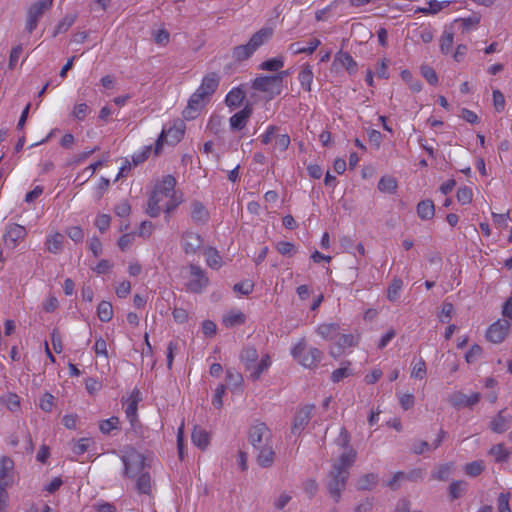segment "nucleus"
Returning a JSON list of instances; mask_svg holds the SVG:
<instances>
[{
  "mask_svg": "<svg viewBox=\"0 0 512 512\" xmlns=\"http://www.w3.org/2000/svg\"><path fill=\"white\" fill-rule=\"evenodd\" d=\"M357 457V452L353 448H349L348 450H345L337 461H335L332 464V467L334 468H340L341 471H349V469L353 466L355 463Z\"/></svg>",
  "mask_w": 512,
  "mask_h": 512,
  "instance_id": "20",
  "label": "nucleus"
},
{
  "mask_svg": "<svg viewBox=\"0 0 512 512\" xmlns=\"http://www.w3.org/2000/svg\"><path fill=\"white\" fill-rule=\"evenodd\" d=\"M258 451L257 454V463L259 466L263 468H269L272 466L274 462L275 452L271 445L263 444L260 446V449H255Z\"/></svg>",
  "mask_w": 512,
  "mask_h": 512,
  "instance_id": "23",
  "label": "nucleus"
},
{
  "mask_svg": "<svg viewBox=\"0 0 512 512\" xmlns=\"http://www.w3.org/2000/svg\"><path fill=\"white\" fill-rule=\"evenodd\" d=\"M226 381L229 387L239 388L243 383V376L241 373L232 369L226 370Z\"/></svg>",
  "mask_w": 512,
  "mask_h": 512,
  "instance_id": "51",
  "label": "nucleus"
},
{
  "mask_svg": "<svg viewBox=\"0 0 512 512\" xmlns=\"http://www.w3.org/2000/svg\"><path fill=\"white\" fill-rule=\"evenodd\" d=\"M483 353V349L480 345L474 344L465 354V360L467 363H474Z\"/></svg>",
  "mask_w": 512,
  "mask_h": 512,
  "instance_id": "59",
  "label": "nucleus"
},
{
  "mask_svg": "<svg viewBox=\"0 0 512 512\" xmlns=\"http://www.w3.org/2000/svg\"><path fill=\"white\" fill-rule=\"evenodd\" d=\"M252 88L260 92L268 93L270 99L280 95L282 92L280 77H274L273 75L256 77L252 81Z\"/></svg>",
  "mask_w": 512,
  "mask_h": 512,
  "instance_id": "6",
  "label": "nucleus"
},
{
  "mask_svg": "<svg viewBox=\"0 0 512 512\" xmlns=\"http://www.w3.org/2000/svg\"><path fill=\"white\" fill-rule=\"evenodd\" d=\"M77 18V13L65 15L64 18L55 27L52 36L56 37L58 34L65 33L66 31H68V29L75 23Z\"/></svg>",
  "mask_w": 512,
  "mask_h": 512,
  "instance_id": "38",
  "label": "nucleus"
},
{
  "mask_svg": "<svg viewBox=\"0 0 512 512\" xmlns=\"http://www.w3.org/2000/svg\"><path fill=\"white\" fill-rule=\"evenodd\" d=\"M506 409H502L498 412V414L492 418L489 424V428L497 434H502L506 432L512 423V416L505 415Z\"/></svg>",
  "mask_w": 512,
  "mask_h": 512,
  "instance_id": "15",
  "label": "nucleus"
},
{
  "mask_svg": "<svg viewBox=\"0 0 512 512\" xmlns=\"http://www.w3.org/2000/svg\"><path fill=\"white\" fill-rule=\"evenodd\" d=\"M176 179L172 175H166L163 177L161 184L156 185L155 188L159 191V194H163L165 197H173L175 194Z\"/></svg>",
  "mask_w": 512,
  "mask_h": 512,
  "instance_id": "30",
  "label": "nucleus"
},
{
  "mask_svg": "<svg viewBox=\"0 0 512 512\" xmlns=\"http://www.w3.org/2000/svg\"><path fill=\"white\" fill-rule=\"evenodd\" d=\"M191 439L193 444L201 450H205L209 445L208 432L199 426L194 427L191 434Z\"/></svg>",
  "mask_w": 512,
  "mask_h": 512,
  "instance_id": "27",
  "label": "nucleus"
},
{
  "mask_svg": "<svg viewBox=\"0 0 512 512\" xmlns=\"http://www.w3.org/2000/svg\"><path fill=\"white\" fill-rule=\"evenodd\" d=\"M481 399V394L476 392L471 396H467L466 394L456 391L449 396V403L456 409H460L463 407H473L476 405Z\"/></svg>",
  "mask_w": 512,
  "mask_h": 512,
  "instance_id": "12",
  "label": "nucleus"
},
{
  "mask_svg": "<svg viewBox=\"0 0 512 512\" xmlns=\"http://www.w3.org/2000/svg\"><path fill=\"white\" fill-rule=\"evenodd\" d=\"M161 200L162 199L159 195V191L157 190V188H155L149 197L146 209V213L150 217L156 218L160 215L161 208L159 206V203L161 202Z\"/></svg>",
  "mask_w": 512,
  "mask_h": 512,
  "instance_id": "29",
  "label": "nucleus"
},
{
  "mask_svg": "<svg viewBox=\"0 0 512 512\" xmlns=\"http://www.w3.org/2000/svg\"><path fill=\"white\" fill-rule=\"evenodd\" d=\"M268 433V428L265 423H259L252 426L248 432V441L254 449H260L262 446L263 438Z\"/></svg>",
  "mask_w": 512,
  "mask_h": 512,
  "instance_id": "17",
  "label": "nucleus"
},
{
  "mask_svg": "<svg viewBox=\"0 0 512 512\" xmlns=\"http://www.w3.org/2000/svg\"><path fill=\"white\" fill-rule=\"evenodd\" d=\"M253 114V104L247 101L240 111L236 112L229 119L230 129L233 132L244 129Z\"/></svg>",
  "mask_w": 512,
  "mask_h": 512,
  "instance_id": "8",
  "label": "nucleus"
},
{
  "mask_svg": "<svg viewBox=\"0 0 512 512\" xmlns=\"http://www.w3.org/2000/svg\"><path fill=\"white\" fill-rule=\"evenodd\" d=\"M378 189L384 193H395L397 189V181L393 177H382L378 182Z\"/></svg>",
  "mask_w": 512,
  "mask_h": 512,
  "instance_id": "44",
  "label": "nucleus"
},
{
  "mask_svg": "<svg viewBox=\"0 0 512 512\" xmlns=\"http://www.w3.org/2000/svg\"><path fill=\"white\" fill-rule=\"evenodd\" d=\"M402 286H403L402 279L398 278V277H394L387 289V298L389 301L395 302L399 299Z\"/></svg>",
  "mask_w": 512,
  "mask_h": 512,
  "instance_id": "42",
  "label": "nucleus"
},
{
  "mask_svg": "<svg viewBox=\"0 0 512 512\" xmlns=\"http://www.w3.org/2000/svg\"><path fill=\"white\" fill-rule=\"evenodd\" d=\"M246 316L241 311H230L223 317V324L227 328L243 325L245 323Z\"/></svg>",
  "mask_w": 512,
  "mask_h": 512,
  "instance_id": "31",
  "label": "nucleus"
},
{
  "mask_svg": "<svg viewBox=\"0 0 512 512\" xmlns=\"http://www.w3.org/2000/svg\"><path fill=\"white\" fill-rule=\"evenodd\" d=\"M510 326L511 324L507 319L497 320L489 326L486 332L487 340L495 344L501 343L505 339Z\"/></svg>",
  "mask_w": 512,
  "mask_h": 512,
  "instance_id": "9",
  "label": "nucleus"
},
{
  "mask_svg": "<svg viewBox=\"0 0 512 512\" xmlns=\"http://www.w3.org/2000/svg\"><path fill=\"white\" fill-rule=\"evenodd\" d=\"M276 249L283 256H292L296 252L294 244L287 241L278 242Z\"/></svg>",
  "mask_w": 512,
  "mask_h": 512,
  "instance_id": "60",
  "label": "nucleus"
},
{
  "mask_svg": "<svg viewBox=\"0 0 512 512\" xmlns=\"http://www.w3.org/2000/svg\"><path fill=\"white\" fill-rule=\"evenodd\" d=\"M191 207V218L195 223L205 224L208 222L210 214L202 202L193 200Z\"/></svg>",
  "mask_w": 512,
  "mask_h": 512,
  "instance_id": "25",
  "label": "nucleus"
},
{
  "mask_svg": "<svg viewBox=\"0 0 512 512\" xmlns=\"http://www.w3.org/2000/svg\"><path fill=\"white\" fill-rule=\"evenodd\" d=\"M189 269L193 278L187 283V290L192 293H201L208 286L209 279L200 266L190 264Z\"/></svg>",
  "mask_w": 512,
  "mask_h": 512,
  "instance_id": "7",
  "label": "nucleus"
},
{
  "mask_svg": "<svg viewBox=\"0 0 512 512\" xmlns=\"http://www.w3.org/2000/svg\"><path fill=\"white\" fill-rule=\"evenodd\" d=\"M468 483L463 480H454L449 485V497L450 500H456L462 497L467 491Z\"/></svg>",
  "mask_w": 512,
  "mask_h": 512,
  "instance_id": "33",
  "label": "nucleus"
},
{
  "mask_svg": "<svg viewBox=\"0 0 512 512\" xmlns=\"http://www.w3.org/2000/svg\"><path fill=\"white\" fill-rule=\"evenodd\" d=\"M273 36L271 27H263L254 33L248 41L251 48L256 51L259 47L267 43Z\"/></svg>",
  "mask_w": 512,
  "mask_h": 512,
  "instance_id": "19",
  "label": "nucleus"
},
{
  "mask_svg": "<svg viewBox=\"0 0 512 512\" xmlns=\"http://www.w3.org/2000/svg\"><path fill=\"white\" fill-rule=\"evenodd\" d=\"M240 360L245 366L246 371L250 373L255 369L258 360V352L253 346H246L242 349Z\"/></svg>",
  "mask_w": 512,
  "mask_h": 512,
  "instance_id": "21",
  "label": "nucleus"
},
{
  "mask_svg": "<svg viewBox=\"0 0 512 512\" xmlns=\"http://www.w3.org/2000/svg\"><path fill=\"white\" fill-rule=\"evenodd\" d=\"M203 242L202 236L192 231H185L181 235V245L185 254H195L202 247Z\"/></svg>",
  "mask_w": 512,
  "mask_h": 512,
  "instance_id": "11",
  "label": "nucleus"
},
{
  "mask_svg": "<svg viewBox=\"0 0 512 512\" xmlns=\"http://www.w3.org/2000/svg\"><path fill=\"white\" fill-rule=\"evenodd\" d=\"M489 454L494 456L497 463L506 462L510 456V452L505 448L503 443L493 445L489 450Z\"/></svg>",
  "mask_w": 512,
  "mask_h": 512,
  "instance_id": "41",
  "label": "nucleus"
},
{
  "mask_svg": "<svg viewBox=\"0 0 512 512\" xmlns=\"http://www.w3.org/2000/svg\"><path fill=\"white\" fill-rule=\"evenodd\" d=\"M298 79L302 88L305 91H311V84L313 81V71L309 64H305L299 72Z\"/></svg>",
  "mask_w": 512,
  "mask_h": 512,
  "instance_id": "37",
  "label": "nucleus"
},
{
  "mask_svg": "<svg viewBox=\"0 0 512 512\" xmlns=\"http://www.w3.org/2000/svg\"><path fill=\"white\" fill-rule=\"evenodd\" d=\"M206 98L207 97L204 95V93H201L200 91L196 90V92H194L190 96L188 104L182 112L184 119H195L198 116L200 110L204 107V100Z\"/></svg>",
  "mask_w": 512,
  "mask_h": 512,
  "instance_id": "10",
  "label": "nucleus"
},
{
  "mask_svg": "<svg viewBox=\"0 0 512 512\" xmlns=\"http://www.w3.org/2000/svg\"><path fill=\"white\" fill-rule=\"evenodd\" d=\"M420 71H421V75L426 79V81L430 84V85H437L438 84V76H437V73L435 72V70L428 66V65H422L420 67Z\"/></svg>",
  "mask_w": 512,
  "mask_h": 512,
  "instance_id": "54",
  "label": "nucleus"
},
{
  "mask_svg": "<svg viewBox=\"0 0 512 512\" xmlns=\"http://www.w3.org/2000/svg\"><path fill=\"white\" fill-rule=\"evenodd\" d=\"M284 66V59L283 57H274L265 60L260 64V69L267 70V71H278Z\"/></svg>",
  "mask_w": 512,
  "mask_h": 512,
  "instance_id": "48",
  "label": "nucleus"
},
{
  "mask_svg": "<svg viewBox=\"0 0 512 512\" xmlns=\"http://www.w3.org/2000/svg\"><path fill=\"white\" fill-rule=\"evenodd\" d=\"M340 326L337 323L321 324L317 328V333L324 339H334L339 335Z\"/></svg>",
  "mask_w": 512,
  "mask_h": 512,
  "instance_id": "36",
  "label": "nucleus"
},
{
  "mask_svg": "<svg viewBox=\"0 0 512 512\" xmlns=\"http://www.w3.org/2000/svg\"><path fill=\"white\" fill-rule=\"evenodd\" d=\"M426 375V363L421 358L414 366L411 372V377L416 379H423Z\"/></svg>",
  "mask_w": 512,
  "mask_h": 512,
  "instance_id": "64",
  "label": "nucleus"
},
{
  "mask_svg": "<svg viewBox=\"0 0 512 512\" xmlns=\"http://www.w3.org/2000/svg\"><path fill=\"white\" fill-rule=\"evenodd\" d=\"M120 420L117 416H112L102 420L99 423V430L104 435H109L113 430H120Z\"/></svg>",
  "mask_w": 512,
  "mask_h": 512,
  "instance_id": "39",
  "label": "nucleus"
},
{
  "mask_svg": "<svg viewBox=\"0 0 512 512\" xmlns=\"http://www.w3.org/2000/svg\"><path fill=\"white\" fill-rule=\"evenodd\" d=\"M135 487L139 494L149 495L151 493V476L149 472L139 474Z\"/></svg>",
  "mask_w": 512,
  "mask_h": 512,
  "instance_id": "35",
  "label": "nucleus"
},
{
  "mask_svg": "<svg viewBox=\"0 0 512 512\" xmlns=\"http://www.w3.org/2000/svg\"><path fill=\"white\" fill-rule=\"evenodd\" d=\"M456 196L458 202H460L462 205L469 204L473 197L472 189L467 186L460 187Z\"/></svg>",
  "mask_w": 512,
  "mask_h": 512,
  "instance_id": "56",
  "label": "nucleus"
},
{
  "mask_svg": "<svg viewBox=\"0 0 512 512\" xmlns=\"http://www.w3.org/2000/svg\"><path fill=\"white\" fill-rule=\"evenodd\" d=\"M26 234L27 232L24 226L11 223L7 225L3 238L6 243H12V248H15L18 241L24 239Z\"/></svg>",
  "mask_w": 512,
  "mask_h": 512,
  "instance_id": "14",
  "label": "nucleus"
},
{
  "mask_svg": "<svg viewBox=\"0 0 512 512\" xmlns=\"http://www.w3.org/2000/svg\"><path fill=\"white\" fill-rule=\"evenodd\" d=\"M97 316L102 322H109L113 317V306L108 301H101L97 306Z\"/></svg>",
  "mask_w": 512,
  "mask_h": 512,
  "instance_id": "40",
  "label": "nucleus"
},
{
  "mask_svg": "<svg viewBox=\"0 0 512 512\" xmlns=\"http://www.w3.org/2000/svg\"><path fill=\"white\" fill-rule=\"evenodd\" d=\"M350 440L351 436L348 430L345 427H342L339 433V436L336 438L335 443L339 447L348 450L349 448H352L350 446Z\"/></svg>",
  "mask_w": 512,
  "mask_h": 512,
  "instance_id": "55",
  "label": "nucleus"
},
{
  "mask_svg": "<svg viewBox=\"0 0 512 512\" xmlns=\"http://www.w3.org/2000/svg\"><path fill=\"white\" fill-rule=\"evenodd\" d=\"M338 336L336 346L341 348L343 352L347 347H355L358 345V339L352 334H339Z\"/></svg>",
  "mask_w": 512,
  "mask_h": 512,
  "instance_id": "49",
  "label": "nucleus"
},
{
  "mask_svg": "<svg viewBox=\"0 0 512 512\" xmlns=\"http://www.w3.org/2000/svg\"><path fill=\"white\" fill-rule=\"evenodd\" d=\"M226 386L224 384H220L215 389L214 396L212 398V404L215 408L220 409L223 406V395L225 394Z\"/></svg>",
  "mask_w": 512,
  "mask_h": 512,
  "instance_id": "63",
  "label": "nucleus"
},
{
  "mask_svg": "<svg viewBox=\"0 0 512 512\" xmlns=\"http://www.w3.org/2000/svg\"><path fill=\"white\" fill-rule=\"evenodd\" d=\"M454 312V306L450 302H443L441 314L439 315V320L442 323H448L451 319L452 313Z\"/></svg>",
  "mask_w": 512,
  "mask_h": 512,
  "instance_id": "62",
  "label": "nucleus"
},
{
  "mask_svg": "<svg viewBox=\"0 0 512 512\" xmlns=\"http://www.w3.org/2000/svg\"><path fill=\"white\" fill-rule=\"evenodd\" d=\"M416 212L421 220H430L435 215V205L431 199L421 200L416 207Z\"/></svg>",
  "mask_w": 512,
  "mask_h": 512,
  "instance_id": "26",
  "label": "nucleus"
},
{
  "mask_svg": "<svg viewBox=\"0 0 512 512\" xmlns=\"http://www.w3.org/2000/svg\"><path fill=\"white\" fill-rule=\"evenodd\" d=\"M349 475V471H341L340 468H331L328 474V482L326 487L330 496L335 500V502L340 500L341 493L345 489Z\"/></svg>",
  "mask_w": 512,
  "mask_h": 512,
  "instance_id": "4",
  "label": "nucleus"
},
{
  "mask_svg": "<svg viewBox=\"0 0 512 512\" xmlns=\"http://www.w3.org/2000/svg\"><path fill=\"white\" fill-rule=\"evenodd\" d=\"M485 469L484 463L481 460L472 461L465 465L464 471L471 477L479 476Z\"/></svg>",
  "mask_w": 512,
  "mask_h": 512,
  "instance_id": "52",
  "label": "nucleus"
},
{
  "mask_svg": "<svg viewBox=\"0 0 512 512\" xmlns=\"http://www.w3.org/2000/svg\"><path fill=\"white\" fill-rule=\"evenodd\" d=\"M41 6V4L38 6L33 3L27 10L26 30L28 33H32L36 29L39 19L46 11Z\"/></svg>",
  "mask_w": 512,
  "mask_h": 512,
  "instance_id": "22",
  "label": "nucleus"
},
{
  "mask_svg": "<svg viewBox=\"0 0 512 512\" xmlns=\"http://www.w3.org/2000/svg\"><path fill=\"white\" fill-rule=\"evenodd\" d=\"M379 482V476L376 473H367L362 475L356 483V488L359 491H370Z\"/></svg>",
  "mask_w": 512,
  "mask_h": 512,
  "instance_id": "28",
  "label": "nucleus"
},
{
  "mask_svg": "<svg viewBox=\"0 0 512 512\" xmlns=\"http://www.w3.org/2000/svg\"><path fill=\"white\" fill-rule=\"evenodd\" d=\"M67 236L75 243H81L84 239V232L80 226H71L66 229Z\"/></svg>",
  "mask_w": 512,
  "mask_h": 512,
  "instance_id": "57",
  "label": "nucleus"
},
{
  "mask_svg": "<svg viewBox=\"0 0 512 512\" xmlns=\"http://www.w3.org/2000/svg\"><path fill=\"white\" fill-rule=\"evenodd\" d=\"M270 365H271L270 357H269V355H265L264 357H262V359L259 362H257L255 369L250 373V378L254 381L259 379L260 375L265 370H267Z\"/></svg>",
  "mask_w": 512,
  "mask_h": 512,
  "instance_id": "46",
  "label": "nucleus"
},
{
  "mask_svg": "<svg viewBox=\"0 0 512 512\" xmlns=\"http://www.w3.org/2000/svg\"><path fill=\"white\" fill-rule=\"evenodd\" d=\"M254 288V283L250 280L238 282L234 285L233 290L242 295H249Z\"/></svg>",
  "mask_w": 512,
  "mask_h": 512,
  "instance_id": "61",
  "label": "nucleus"
},
{
  "mask_svg": "<svg viewBox=\"0 0 512 512\" xmlns=\"http://www.w3.org/2000/svg\"><path fill=\"white\" fill-rule=\"evenodd\" d=\"M309 45L307 46V48H300V43L299 42H294V43H291L289 45V50L293 53V54H301V53H304V54H313L314 51L318 48V46L321 44L320 40L317 39V38H313L309 41L308 43Z\"/></svg>",
  "mask_w": 512,
  "mask_h": 512,
  "instance_id": "34",
  "label": "nucleus"
},
{
  "mask_svg": "<svg viewBox=\"0 0 512 512\" xmlns=\"http://www.w3.org/2000/svg\"><path fill=\"white\" fill-rule=\"evenodd\" d=\"M63 240L64 236L61 233L50 236L46 241L48 251L53 254L59 253L63 248Z\"/></svg>",
  "mask_w": 512,
  "mask_h": 512,
  "instance_id": "43",
  "label": "nucleus"
},
{
  "mask_svg": "<svg viewBox=\"0 0 512 512\" xmlns=\"http://www.w3.org/2000/svg\"><path fill=\"white\" fill-rule=\"evenodd\" d=\"M313 409L314 405H307L296 413L291 428V433L293 435H300L305 429L311 419Z\"/></svg>",
  "mask_w": 512,
  "mask_h": 512,
  "instance_id": "13",
  "label": "nucleus"
},
{
  "mask_svg": "<svg viewBox=\"0 0 512 512\" xmlns=\"http://www.w3.org/2000/svg\"><path fill=\"white\" fill-rule=\"evenodd\" d=\"M223 126V117L219 114H212L207 124V129H209L213 134L218 135L222 131Z\"/></svg>",
  "mask_w": 512,
  "mask_h": 512,
  "instance_id": "53",
  "label": "nucleus"
},
{
  "mask_svg": "<svg viewBox=\"0 0 512 512\" xmlns=\"http://www.w3.org/2000/svg\"><path fill=\"white\" fill-rule=\"evenodd\" d=\"M336 63H340L341 66L344 67L350 75H353L357 72V62L348 52H344L342 50L338 51L334 59V64Z\"/></svg>",
  "mask_w": 512,
  "mask_h": 512,
  "instance_id": "24",
  "label": "nucleus"
},
{
  "mask_svg": "<svg viewBox=\"0 0 512 512\" xmlns=\"http://www.w3.org/2000/svg\"><path fill=\"white\" fill-rule=\"evenodd\" d=\"M137 411L138 405L135 402H129L125 414L132 427H135V424L138 422Z\"/></svg>",
  "mask_w": 512,
  "mask_h": 512,
  "instance_id": "58",
  "label": "nucleus"
},
{
  "mask_svg": "<svg viewBox=\"0 0 512 512\" xmlns=\"http://www.w3.org/2000/svg\"><path fill=\"white\" fill-rule=\"evenodd\" d=\"M244 85L232 88L225 97V104L230 109H236L240 107L246 98V92L243 89Z\"/></svg>",
  "mask_w": 512,
  "mask_h": 512,
  "instance_id": "18",
  "label": "nucleus"
},
{
  "mask_svg": "<svg viewBox=\"0 0 512 512\" xmlns=\"http://www.w3.org/2000/svg\"><path fill=\"white\" fill-rule=\"evenodd\" d=\"M185 128V123L180 119L176 120L169 129L164 128L156 140L154 154L158 156L161 153L165 142L171 145L180 142L184 136Z\"/></svg>",
  "mask_w": 512,
  "mask_h": 512,
  "instance_id": "3",
  "label": "nucleus"
},
{
  "mask_svg": "<svg viewBox=\"0 0 512 512\" xmlns=\"http://www.w3.org/2000/svg\"><path fill=\"white\" fill-rule=\"evenodd\" d=\"M121 460L124 465L123 474L128 478H133L143 473V470L147 466L144 454L138 452L136 448L132 446L127 448L126 455H123Z\"/></svg>",
  "mask_w": 512,
  "mask_h": 512,
  "instance_id": "2",
  "label": "nucleus"
},
{
  "mask_svg": "<svg viewBox=\"0 0 512 512\" xmlns=\"http://www.w3.org/2000/svg\"><path fill=\"white\" fill-rule=\"evenodd\" d=\"M204 254L207 258L206 262L208 266L214 269L219 268L221 266V256L219 255L218 251L215 248H206Z\"/></svg>",
  "mask_w": 512,
  "mask_h": 512,
  "instance_id": "45",
  "label": "nucleus"
},
{
  "mask_svg": "<svg viewBox=\"0 0 512 512\" xmlns=\"http://www.w3.org/2000/svg\"><path fill=\"white\" fill-rule=\"evenodd\" d=\"M306 341L301 339L293 348L292 356L299 360V363L305 368H315L323 358V352L315 347H310L306 351Z\"/></svg>",
  "mask_w": 512,
  "mask_h": 512,
  "instance_id": "1",
  "label": "nucleus"
},
{
  "mask_svg": "<svg viewBox=\"0 0 512 512\" xmlns=\"http://www.w3.org/2000/svg\"><path fill=\"white\" fill-rule=\"evenodd\" d=\"M220 77L217 73L212 72L207 75H205L202 79L200 87L197 89L201 93H204V95L209 98L212 94L215 93L219 86Z\"/></svg>",
  "mask_w": 512,
  "mask_h": 512,
  "instance_id": "16",
  "label": "nucleus"
},
{
  "mask_svg": "<svg viewBox=\"0 0 512 512\" xmlns=\"http://www.w3.org/2000/svg\"><path fill=\"white\" fill-rule=\"evenodd\" d=\"M255 51L251 48L249 43L245 45H238L232 49V57L235 62L240 63L249 59Z\"/></svg>",
  "mask_w": 512,
  "mask_h": 512,
  "instance_id": "32",
  "label": "nucleus"
},
{
  "mask_svg": "<svg viewBox=\"0 0 512 512\" xmlns=\"http://www.w3.org/2000/svg\"><path fill=\"white\" fill-rule=\"evenodd\" d=\"M401 78L403 81H405L409 85L411 91L416 92V93L421 91V89H422L421 81L414 79L412 73L409 70H403L401 72Z\"/></svg>",
  "mask_w": 512,
  "mask_h": 512,
  "instance_id": "50",
  "label": "nucleus"
},
{
  "mask_svg": "<svg viewBox=\"0 0 512 512\" xmlns=\"http://www.w3.org/2000/svg\"><path fill=\"white\" fill-rule=\"evenodd\" d=\"M13 469L14 462L10 457L3 456L0 458V505L7 504V488L13 483Z\"/></svg>",
  "mask_w": 512,
  "mask_h": 512,
  "instance_id": "5",
  "label": "nucleus"
},
{
  "mask_svg": "<svg viewBox=\"0 0 512 512\" xmlns=\"http://www.w3.org/2000/svg\"><path fill=\"white\" fill-rule=\"evenodd\" d=\"M454 33L448 30H444L443 35L440 39V51L442 54H448L453 46Z\"/></svg>",
  "mask_w": 512,
  "mask_h": 512,
  "instance_id": "47",
  "label": "nucleus"
}]
</instances>
